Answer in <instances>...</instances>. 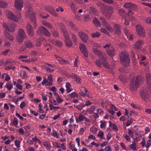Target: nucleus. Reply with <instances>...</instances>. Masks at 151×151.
<instances>
[{
	"mask_svg": "<svg viewBox=\"0 0 151 151\" xmlns=\"http://www.w3.org/2000/svg\"><path fill=\"white\" fill-rule=\"evenodd\" d=\"M97 5L100 8V11L106 18H110L112 16L113 9L111 6H109L101 2H98Z\"/></svg>",
	"mask_w": 151,
	"mask_h": 151,
	"instance_id": "obj_1",
	"label": "nucleus"
},
{
	"mask_svg": "<svg viewBox=\"0 0 151 151\" xmlns=\"http://www.w3.org/2000/svg\"><path fill=\"white\" fill-rule=\"evenodd\" d=\"M119 55L122 64L125 67L129 66L130 61L127 52H122L120 53Z\"/></svg>",
	"mask_w": 151,
	"mask_h": 151,
	"instance_id": "obj_2",
	"label": "nucleus"
},
{
	"mask_svg": "<svg viewBox=\"0 0 151 151\" xmlns=\"http://www.w3.org/2000/svg\"><path fill=\"white\" fill-rule=\"evenodd\" d=\"M27 10L26 12V16L27 18L30 19L31 21L34 23L35 28L37 27L36 23V17L35 13L33 12L32 9L30 7H27Z\"/></svg>",
	"mask_w": 151,
	"mask_h": 151,
	"instance_id": "obj_3",
	"label": "nucleus"
},
{
	"mask_svg": "<svg viewBox=\"0 0 151 151\" xmlns=\"http://www.w3.org/2000/svg\"><path fill=\"white\" fill-rule=\"evenodd\" d=\"M18 32L17 40L19 43H22L24 40L27 38L26 33L23 29L21 28L19 29Z\"/></svg>",
	"mask_w": 151,
	"mask_h": 151,
	"instance_id": "obj_4",
	"label": "nucleus"
},
{
	"mask_svg": "<svg viewBox=\"0 0 151 151\" xmlns=\"http://www.w3.org/2000/svg\"><path fill=\"white\" fill-rule=\"evenodd\" d=\"M140 94L142 99L145 101H147L149 100V94L146 88H141L140 89Z\"/></svg>",
	"mask_w": 151,
	"mask_h": 151,
	"instance_id": "obj_5",
	"label": "nucleus"
},
{
	"mask_svg": "<svg viewBox=\"0 0 151 151\" xmlns=\"http://www.w3.org/2000/svg\"><path fill=\"white\" fill-rule=\"evenodd\" d=\"M107 47L106 49L107 54L110 56H113L115 55V50L110 44H107L104 46V48Z\"/></svg>",
	"mask_w": 151,
	"mask_h": 151,
	"instance_id": "obj_6",
	"label": "nucleus"
},
{
	"mask_svg": "<svg viewBox=\"0 0 151 151\" xmlns=\"http://www.w3.org/2000/svg\"><path fill=\"white\" fill-rule=\"evenodd\" d=\"M79 47L80 50L84 56L86 57H88V50L85 46L83 43H81L79 44Z\"/></svg>",
	"mask_w": 151,
	"mask_h": 151,
	"instance_id": "obj_7",
	"label": "nucleus"
},
{
	"mask_svg": "<svg viewBox=\"0 0 151 151\" xmlns=\"http://www.w3.org/2000/svg\"><path fill=\"white\" fill-rule=\"evenodd\" d=\"M45 9L54 16L56 17L58 16V14L55 12V9L53 7L50 6H47L45 7Z\"/></svg>",
	"mask_w": 151,
	"mask_h": 151,
	"instance_id": "obj_8",
	"label": "nucleus"
},
{
	"mask_svg": "<svg viewBox=\"0 0 151 151\" xmlns=\"http://www.w3.org/2000/svg\"><path fill=\"white\" fill-rule=\"evenodd\" d=\"M26 29L28 35L31 37L33 36L35 34L32 26L29 24H27L26 25Z\"/></svg>",
	"mask_w": 151,
	"mask_h": 151,
	"instance_id": "obj_9",
	"label": "nucleus"
},
{
	"mask_svg": "<svg viewBox=\"0 0 151 151\" xmlns=\"http://www.w3.org/2000/svg\"><path fill=\"white\" fill-rule=\"evenodd\" d=\"M136 30L138 34L142 37L145 36V33L142 27L140 25L136 26Z\"/></svg>",
	"mask_w": 151,
	"mask_h": 151,
	"instance_id": "obj_10",
	"label": "nucleus"
},
{
	"mask_svg": "<svg viewBox=\"0 0 151 151\" xmlns=\"http://www.w3.org/2000/svg\"><path fill=\"white\" fill-rule=\"evenodd\" d=\"M7 17L9 19L13 20L16 22H17L18 21V19L11 11H7Z\"/></svg>",
	"mask_w": 151,
	"mask_h": 151,
	"instance_id": "obj_11",
	"label": "nucleus"
},
{
	"mask_svg": "<svg viewBox=\"0 0 151 151\" xmlns=\"http://www.w3.org/2000/svg\"><path fill=\"white\" fill-rule=\"evenodd\" d=\"M144 44L143 42L141 40H138L134 45V48L137 50L140 49L142 47V46Z\"/></svg>",
	"mask_w": 151,
	"mask_h": 151,
	"instance_id": "obj_12",
	"label": "nucleus"
},
{
	"mask_svg": "<svg viewBox=\"0 0 151 151\" xmlns=\"http://www.w3.org/2000/svg\"><path fill=\"white\" fill-rule=\"evenodd\" d=\"M78 35L81 40L84 42H86L88 39V35L82 32H79Z\"/></svg>",
	"mask_w": 151,
	"mask_h": 151,
	"instance_id": "obj_13",
	"label": "nucleus"
},
{
	"mask_svg": "<svg viewBox=\"0 0 151 151\" xmlns=\"http://www.w3.org/2000/svg\"><path fill=\"white\" fill-rule=\"evenodd\" d=\"M15 7L19 10H21L23 4L21 0H16L14 2Z\"/></svg>",
	"mask_w": 151,
	"mask_h": 151,
	"instance_id": "obj_14",
	"label": "nucleus"
},
{
	"mask_svg": "<svg viewBox=\"0 0 151 151\" xmlns=\"http://www.w3.org/2000/svg\"><path fill=\"white\" fill-rule=\"evenodd\" d=\"M124 6L126 8L135 9L137 8V6L135 4L131 3H125Z\"/></svg>",
	"mask_w": 151,
	"mask_h": 151,
	"instance_id": "obj_15",
	"label": "nucleus"
},
{
	"mask_svg": "<svg viewBox=\"0 0 151 151\" xmlns=\"http://www.w3.org/2000/svg\"><path fill=\"white\" fill-rule=\"evenodd\" d=\"M113 29L115 34L118 35H120L121 34V27L119 24H115L114 25Z\"/></svg>",
	"mask_w": 151,
	"mask_h": 151,
	"instance_id": "obj_16",
	"label": "nucleus"
},
{
	"mask_svg": "<svg viewBox=\"0 0 151 151\" xmlns=\"http://www.w3.org/2000/svg\"><path fill=\"white\" fill-rule=\"evenodd\" d=\"M4 35L5 37L7 39H9L11 41H13L14 40V37L13 35L10 34L9 32L6 30L4 31Z\"/></svg>",
	"mask_w": 151,
	"mask_h": 151,
	"instance_id": "obj_17",
	"label": "nucleus"
},
{
	"mask_svg": "<svg viewBox=\"0 0 151 151\" xmlns=\"http://www.w3.org/2000/svg\"><path fill=\"white\" fill-rule=\"evenodd\" d=\"M16 25L15 23H9V29L8 31L11 32H14L15 31V28Z\"/></svg>",
	"mask_w": 151,
	"mask_h": 151,
	"instance_id": "obj_18",
	"label": "nucleus"
},
{
	"mask_svg": "<svg viewBox=\"0 0 151 151\" xmlns=\"http://www.w3.org/2000/svg\"><path fill=\"white\" fill-rule=\"evenodd\" d=\"M65 42L66 45L68 47H70L73 46V43L69 37L65 38Z\"/></svg>",
	"mask_w": 151,
	"mask_h": 151,
	"instance_id": "obj_19",
	"label": "nucleus"
},
{
	"mask_svg": "<svg viewBox=\"0 0 151 151\" xmlns=\"http://www.w3.org/2000/svg\"><path fill=\"white\" fill-rule=\"evenodd\" d=\"M24 44L27 48H33L34 47L32 43L29 40H25L24 41Z\"/></svg>",
	"mask_w": 151,
	"mask_h": 151,
	"instance_id": "obj_20",
	"label": "nucleus"
},
{
	"mask_svg": "<svg viewBox=\"0 0 151 151\" xmlns=\"http://www.w3.org/2000/svg\"><path fill=\"white\" fill-rule=\"evenodd\" d=\"M81 91L79 92V94L83 96H86L85 93H84L83 91L85 92L86 93H87L88 92V90L85 87H82L81 89Z\"/></svg>",
	"mask_w": 151,
	"mask_h": 151,
	"instance_id": "obj_21",
	"label": "nucleus"
},
{
	"mask_svg": "<svg viewBox=\"0 0 151 151\" xmlns=\"http://www.w3.org/2000/svg\"><path fill=\"white\" fill-rule=\"evenodd\" d=\"M45 28L42 26H40L38 28L37 33L38 35H42L43 34Z\"/></svg>",
	"mask_w": 151,
	"mask_h": 151,
	"instance_id": "obj_22",
	"label": "nucleus"
},
{
	"mask_svg": "<svg viewBox=\"0 0 151 151\" xmlns=\"http://www.w3.org/2000/svg\"><path fill=\"white\" fill-rule=\"evenodd\" d=\"M93 22L94 25L96 27H100L101 24L100 22L96 17H94L93 20Z\"/></svg>",
	"mask_w": 151,
	"mask_h": 151,
	"instance_id": "obj_23",
	"label": "nucleus"
},
{
	"mask_svg": "<svg viewBox=\"0 0 151 151\" xmlns=\"http://www.w3.org/2000/svg\"><path fill=\"white\" fill-rule=\"evenodd\" d=\"M61 30L65 38H68L69 37L68 33L65 28H61Z\"/></svg>",
	"mask_w": 151,
	"mask_h": 151,
	"instance_id": "obj_24",
	"label": "nucleus"
},
{
	"mask_svg": "<svg viewBox=\"0 0 151 151\" xmlns=\"http://www.w3.org/2000/svg\"><path fill=\"white\" fill-rule=\"evenodd\" d=\"M54 45L59 47H61L62 45V43L58 40L55 41L53 40H51L50 41Z\"/></svg>",
	"mask_w": 151,
	"mask_h": 151,
	"instance_id": "obj_25",
	"label": "nucleus"
},
{
	"mask_svg": "<svg viewBox=\"0 0 151 151\" xmlns=\"http://www.w3.org/2000/svg\"><path fill=\"white\" fill-rule=\"evenodd\" d=\"M147 83L151 87V75L150 74L146 75Z\"/></svg>",
	"mask_w": 151,
	"mask_h": 151,
	"instance_id": "obj_26",
	"label": "nucleus"
},
{
	"mask_svg": "<svg viewBox=\"0 0 151 151\" xmlns=\"http://www.w3.org/2000/svg\"><path fill=\"white\" fill-rule=\"evenodd\" d=\"M104 26L106 29L107 30L111 32H113L114 30L112 28L111 26L109 25L108 23H106V24Z\"/></svg>",
	"mask_w": 151,
	"mask_h": 151,
	"instance_id": "obj_27",
	"label": "nucleus"
},
{
	"mask_svg": "<svg viewBox=\"0 0 151 151\" xmlns=\"http://www.w3.org/2000/svg\"><path fill=\"white\" fill-rule=\"evenodd\" d=\"M139 80L140 79L139 77H137L135 79H134L133 80V83H134L135 84V85H136V86L139 87Z\"/></svg>",
	"mask_w": 151,
	"mask_h": 151,
	"instance_id": "obj_28",
	"label": "nucleus"
},
{
	"mask_svg": "<svg viewBox=\"0 0 151 151\" xmlns=\"http://www.w3.org/2000/svg\"><path fill=\"white\" fill-rule=\"evenodd\" d=\"M8 4L6 2L2 1H0V7L2 8H7Z\"/></svg>",
	"mask_w": 151,
	"mask_h": 151,
	"instance_id": "obj_29",
	"label": "nucleus"
},
{
	"mask_svg": "<svg viewBox=\"0 0 151 151\" xmlns=\"http://www.w3.org/2000/svg\"><path fill=\"white\" fill-rule=\"evenodd\" d=\"M138 87V86L136 85H134V84L132 83L130 84L129 85V88L132 91L136 90Z\"/></svg>",
	"mask_w": 151,
	"mask_h": 151,
	"instance_id": "obj_30",
	"label": "nucleus"
},
{
	"mask_svg": "<svg viewBox=\"0 0 151 151\" xmlns=\"http://www.w3.org/2000/svg\"><path fill=\"white\" fill-rule=\"evenodd\" d=\"M109 127L112 128L113 129H114L116 131L118 130V128L116 125L115 124H112L110 121H109Z\"/></svg>",
	"mask_w": 151,
	"mask_h": 151,
	"instance_id": "obj_31",
	"label": "nucleus"
},
{
	"mask_svg": "<svg viewBox=\"0 0 151 151\" xmlns=\"http://www.w3.org/2000/svg\"><path fill=\"white\" fill-rule=\"evenodd\" d=\"M69 26L72 29L75 31H77V28L72 22H69Z\"/></svg>",
	"mask_w": 151,
	"mask_h": 151,
	"instance_id": "obj_32",
	"label": "nucleus"
},
{
	"mask_svg": "<svg viewBox=\"0 0 151 151\" xmlns=\"http://www.w3.org/2000/svg\"><path fill=\"white\" fill-rule=\"evenodd\" d=\"M71 85L68 83H67L66 84V87L67 88L66 91H67V93H68L71 91V89L70 88L71 87Z\"/></svg>",
	"mask_w": 151,
	"mask_h": 151,
	"instance_id": "obj_33",
	"label": "nucleus"
},
{
	"mask_svg": "<svg viewBox=\"0 0 151 151\" xmlns=\"http://www.w3.org/2000/svg\"><path fill=\"white\" fill-rule=\"evenodd\" d=\"M100 34L99 32H96L92 33L91 35L93 38H98L100 36Z\"/></svg>",
	"mask_w": 151,
	"mask_h": 151,
	"instance_id": "obj_34",
	"label": "nucleus"
},
{
	"mask_svg": "<svg viewBox=\"0 0 151 151\" xmlns=\"http://www.w3.org/2000/svg\"><path fill=\"white\" fill-rule=\"evenodd\" d=\"M106 55L104 53H103L101 56H100L99 57V58L101 60H102L103 62H104L106 61Z\"/></svg>",
	"mask_w": 151,
	"mask_h": 151,
	"instance_id": "obj_35",
	"label": "nucleus"
},
{
	"mask_svg": "<svg viewBox=\"0 0 151 151\" xmlns=\"http://www.w3.org/2000/svg\"><path fill=\"white\" fill-rule=\"evenodd\" d=\"M43 24L45 26L50 29H52V25L50 23H48L46 21H45L44 22H43Z\"/></svg>",
	"mask_w": 151,
	"mask_h": 151,
	"instance_id": "obj_36",
	"label": "nucleus"
},
{
	"mask_svg": "<svg viewBox=\"0 0 151 151\" xmlns=\"http://www.w3.org/2000/svg\"><path fill=\"white\" fill-rule=\"evenodd\" d=\"M72 36L71 38L73 40V42H77V37L76 36L75 34L73 33L71 34Z\"/></svg>",
	"mask_w": 151,
	"mask_h": 151,
	"instance_id": "obj_37",
	"label": "nucleus"
},
{
	"mask_svg": "<svg viewBox=\"0 0 151 151\" xmlns=\"http://www.w3.org/2000/svg\"><path fill=\"white\" fill-rule=\"evenodd\" d=\"M102 64L105 68L109 69H110L111 68L110 65L106 61H104L102 63Z\"/></svg>",
	"mask_w": 151,
	"mask_h": 151,
	"instance_id": "obj_38",
	"label": "nucleus"
},
{
	"mask_svg": "<svg viewBox=\"0 0 151 151\" xmlns=\"http://www.w3.org/2000/svg\"><path fill=\"white\" fill-rule=\"evenodd\" d=\"M20 74L21 77H22V78L23 79L27 78V75L25 71H21Z\"/></svg>",
	"mask_w": 151,
	"mask_h": 151,
	"instance_id": "obj_39",
	"label": "nucleus"
},
{
	"mask_svg": "<svg viewBox=\"0 0 151 151\" xmlns=\"http://www.w3.org/2000/svg\"><path fill=\"white\" fill-rule=\"evenodd\" d=\"M146 143L145 140V138H143L142 139V142L140 143V144H141L143 147H144L145 146L147 148H148L150 147V145H145V143Z\"/></svg>",
	"mask_w": 151,
	"mask_h": 151,
	"instance_id": "obj_40",
	"label": "nucleus"
},
{
	"mask_svg": "<svg viewBox=\"0 0 151 151\" xmlns=\"http://www.w3.org/2000/svg\"><path fill=\"white\" fill-rule=\"evenodd\" d=\"M84 117H85L82 114H80L78 117L79 120H78V119H76V121L78 122H81L83 120Z\"/></svg>",
	"mask_w": 151,
	"mask_h": 151,
	"instance_id": "obj_41",
	"label": "nucleus"
},
{
	"mask_svg": "<svg viewBox=\"0 0 151 151\" xmlns=\"http://www.w3.org/2000/svg\"><path fill=\"white\" fill-rule=\"evenodd\" d=\"M70 97L71 98H77L78 96V95L75 92H72L70 95Z\"/></svg>",
	"mask_w": 151,
	"mask_h": 151,
	"instance_id": "obj_42",
	"label": "nucleus"
},
{
	"mask_svg": "<svg viewBox=\"0 0 151 151\" xmlns=\"http://www.w3.org/2000/svg\"><path fill=\"white\" fill-rule=\"evenodd\" d=\"M43 34L47 37H49L50 35V33L46 28L44 30Z\"/></svg>",
	"mask_w": 151,
	"mask_h": 151,
	"instance_id": "obj_43",
	"label": "nucleus"
},
{
	"mask_svg": "<svg viewBox=\"0 0 151 151\" xmlns=\"http://www.w3.org/2000/svg\"><path fill=\"white\" fill-rule=\"evenodd\" d=\"M103 63H101V61L99 60H96L95 61L96 64L99 67H101Z\"/></svg>",
	"mask_w": 151,
	"mask_h": 151,
	"instance_id": "obj_44",
	"label": "nucleus"
},
{
	"mask_svg": "<svg viewBox=\"0 0 151 151\" xmlns=\"http://www.w3.org/2000/svg\"><path fill=\"white\" fill-rule=\"evenodd\" d=\"M100 20L102 22L103 25H104L107 23L106 22V19L103 17H101Z\"/></svg>",
	"mask_w": 151,
	"mask_h": 151,
	"instance_id": "obj_45",
	"label": "nucleus"
},
{
	"mask_svg": "<svg viewBox=\"0 0 151 151\" xmlns=\"http://www.w3.org/2000/svg\"><path fill=\"white\" fill-rule=\"evenodd\" d=\"M118 13L122 17H124L125 15L124 11L123 9H119L118 11Z\"/></svg>",
	"mask_w": 151,
	"mask_h": 151,
	"instance_id": "obj_46",
	"label": "nucleus"
},
{
	"mask_svg": "<svg viewBox=\"0 0 151 151\" xmlns=\"http://www.w3.org/2000/svg\"><path fill=\"white\" fill-rule=\"evenodd\" d=\"M52 33L53 36L55 37L58 36V34L57 31L55 30V29H53L52 31Z\"/></svg>",
	"mask_w": 151,
	"mask_h": 151,
	"instance_id": "obj_47",
	"label": "nucleus"
},
{
	"mask_svg": "<svg viewBox=\"0 0 151 151\" xmlns=\"http://www.w3.org/2000/svg\"><path fill=\"white\" fill-rule=\"evenodd\" d=\"M15 67L14 65H12L11 66L6 67L5 68V70H9L10 69H12L13 70L15 69Z\"/></svg>",
	"mask_w": 151,
	"mask_h": 151,
	"instance_id": "obj_48",
	"label": "nucleus"
},
{
	"mask_svg": "<svg viewBox=\"0 0 151 151\" xmlns=\"http://www.w3.org/2000/svg\"><path fill=\"white\" fill-rule=\"evenodd\" d=\"M45 68L46 71L49 73H51L52 72H53L54 70H52L49 67H48L45 65Z\"/></svg>",
	"mask_w": 151,
	"mask_h": 151,
	"instance_id": "obj_49",
	"label": "nucleus"
},
{
	"mask_svg": "<svg viewBox=\"0 0 151 151\" xmlns=\"http://www.w3.org/2000/svg\"><path fill=\"white\" fill-rule=\"evenodd\" d=\"M100 31L101 32L103 33L106 34L107 35H109V33L104 28H102L100 29Z\"/></svg>",
	"mask_w": 151,
	"mask_h": 151,
	"instance_id": "obj_50",
	"label": "nucleus"
},
{
	"mask_svg": "<svg viewBox=\"0 0 151 151\" xmlns=\"http://www.w3.org/2000/svg\"><path fill=\"white\" fill-rule=\"evenodd\" d=\"M123 136L126 139V140L128 142H129L130 141L131 139L129 137L127 134H123Z\"/></svg>",
	"mask_w": 151,
	"mask_h": 151,
	"instance_id": "obj_51",
	"label": "nucleus"
},
{
	"mask_svg": "<svg viewBox=\"0 0 151 151\" xmlns=\"http://www.w3.org/2000/svg\"><path fill=\"white\" fill-rule=\"evenodd\" d=\"M85 106V105H84V104H83L81 103V104H80L78 105V109L80 111H81L83 108H84Z\"/></svg>",
	"mask_w": 151,
	"mask_h": 151,
	"instance_id": "obj_52",
	"label": "nucleus"
},
{
	"mask_svg": "<svg viewBox=\"0 0 151 151\" xmlns=\"http://www.w3.org/2000/svg\"><path fill=\"white\" fill-rule=\"evenodd\" d=\"M131 55L132 56L133 61L134 62L136 60L135 58V54L133 51H132L131 52Z\"/></svg>",
	"mask_w": 151,
	"mask_h": 151,
	"instance_id": "obj_53",
	"label": "nucleus"
},
{
	"mask_svg": "<svg viewBox=\"0 0 151 151\" xmlns=\"http://www.w3.org/2000/svg\"><path fill=\"white\" fill-rule=\"evenodd\" d=\"M13 124L15 126H16L18 124V121L16 117L14 118L13 121Z\"/></svg>",
	"mask_w": 151,
	"mask_h": 151,
	"instance_id": "obj_54",
	"label": "nucleus"
},
{
	"mask_svg": "<svg viewBox=\"0 0 151 151\" xmlns=\"http://www.w3.org/2000/svg\"><path fill=\"white\" fill-rule=\"evenodd\" d=\"M56 99L58 102V103L59 104H61L63 101V100L60 99V96L58 97H57Z\"/></svg>",
	"mask_w": 151,
	"mask_h": 151,
	"instance_id": "obj_55",
	"label": "nucleus"
},
{
	"mask_svg": "<svg viewBox=\"0 0 151 151\" xmlns=\"http://www.w3.org/2000/svg\"><path fill=\"white\" fill-rule=\"evenodd\" d=\"M124 32L126 35L128 36L129 35V32L127 28H124Z\"/></svg>",
	"mask_w": 151,
	"mask_h": 151,
	"instance_id": "obj_56",
	"label": "nucleus"
},
{
	"mask_svg": "<svg viewBox=\"0 0 151 151\" xmlns=\"http://www.w3.org/2000/svg\"><path fill=\"white\" fill-rule=\"evenodd\" d=\"M15 144L17 147H19L20 146V142L17 140H16L15 141Z\"/></svg>",
	"mask_w": 151,
	"mask_h": 151,
	"instance_id": "obj_57",
	"label": "nucleus"
},
{
	"mask_svg": "<svg viewBox=\"0 0 151 151\" xmlns=\"http://www.w3.org/2000/svg\"><path fill=\"white\" fill-rule=\"evenodd\" d=\"M6 86L7 88V89L9 90H11L13 87V86L11 84H6Z\"/></svg>",
	"mask_w": 151,
	"mask_h": 151,
	"instance_id": "obj_58",
	"label": "nucleus"
},
{
	"mask_svg": "<svg viewBox=\"0 0 151 151\" xmlns=\"http://www.w3.org/2000/svg\"><path fill=\"white\" fill-rule=\"evenodd\" d=\"M132 122L133 120L132 119H130L129 121L128 120L126 124V126L127 127L129 126Z\"/></svg>",
	"mask_w": 151,
	"mask_h": 151,
	"instance_id": "obj_59",
	"label": "nucleus"
},
{
	"mask_svg": "<svg viewBox=\"0 0 151 151\" xmlns=\"http://www.w3.org/2000/svg\"><path fill=\"white\" fill-rule=\"evenodd\" d=\"M136 143H135V144L134 145L133 144L130 145V148H132L134 150H136L137 148L135 147Z\"/></svg>",
	"mask_w": 151,
	"mask_h": 151,
	"instance_id": "obj_60",
	"label": "nucleus"
},
{
	"mask_svg": "<svg viewBox=\"0 0 151 151\" xmlns=\"http://www.w3.org/2000/svg\"><path fill=\"white\" fill-rule=\"evenodd\" d=\"M3 26L6 29L8 30V29H9V24H7L6 23H4L3 24Z\"/></svg>",
	"mask_w": 151,
	"mask_h": 151,
	"instance_id": "obj_61",
	"label": "nucleus"
},
{
	"mask_svg": "<svg viewBox=\"0 0 151 151\" xmlns=\"http://www.w3.org/2000/svg\"><path fill=\"white\" fill-rule=\"evenodd\" d=\"M26 105V103L24 101H23L20 104V106L21 108L23 109L24 107H25Z\"/></svg>",
	"mask_w": 151,
	"mask_h": 151,
	"instance_id": "obj_62",
	"label": "nucleus"
},
{
	"mask_svg": "<svg viewBox=\"0 0 151 151\" xmlns=\"http://www.w3.org/2000/svg\"><path fill=\"white\" fill-rule=\"evenodd\" d=\"M43 145L46 147L47 149V148L49 147V144L47 142H44L43 143Z\"/></svg>",
	"mask_w": 151,
	"mask_h": 151,
	"instance_id": "obj_63",
	"label": "nucleus"
},
{
	"mask_svg": "<svg viewBox=\"0 0 151 151\" xmlns=\"http://www.w3.org/2000/svg\"><path fill=\"white\" fill-rule=\"evenodd\" d=\"M72 76L74 79H75V81H77V79H78V77L77 76L75 73H72Z\"/></svg>",
	"mask_w": 151,
	"mask_h": 151,
	"instance_id": "obj_64",
	"label": "nucleus"
}]
</instances>
